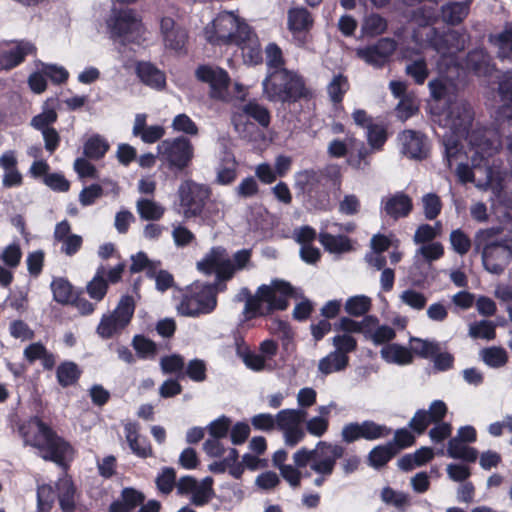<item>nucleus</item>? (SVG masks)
<instances>
[{"label":"nucleus","mask_w":512,"mask_h":512,"mask_svg":"<svg viewBox=\"0 0 512 512\" xmlns=\"http://www.w3.org/2000/svg\"><path fill=\"white\" fill-rule=\"evenodd\" d=\"M126 441L132 452L140 458L152 455V448L148 440L139 434V426L135 422H128L124 426Z\"/></svg>","instance_id":"nucleus-29"},{"label":"nucleus","mask_w":512,"mask_h":512,"mask_svg":"<svg viewBox=\"0 0 512 512\" xmlns=\"http://www.w3.org/2000/svg\"><path fill=\"white\" fill-rule=\"evenodd\" d=\"M387 26L385 18L379 14H370L363 20L361 30L365 36L374 37L384 33Z\"/></svg>","instance_id":"nucleus-51"},{"label":"nucleus","mask_w":512,"mask_h":512,"mask_svg":"<svg viewBox=\"0 0 512 512\" xmlns=\"http://www.w3.org/2000/svg\"><path fill=\"white\" fill-rule=\"evenodd\" d=\"M135 207L140 219L144 221H159L166 211L162 204L150 198H139Z\"/></svg>","instance_id":"nucleus-35"},{"label":"nucleus","mask_w":512,"mask_h":512,"mask_svg":"<svg viewBox=\"0 0 512 512\" xmlns=\"http://www.w3.org/2000/svg\"><path fill=\"white\" fill-rule=\"evenodd\" d=\"M267 72L286 70L281 49L276 44H269L265 50Z\"/></svg>","instance_id":"nucleus-59"},{"label":"nucleus","mask_w":512,"mask_h":512,"mask_svg":"<svg viewBox=\"0 0 512 512\" xmlns=\"http://www.w3.org/2000/svg\"><path fill=\"white\" fill-rule=\"evenodd\" d=\"M473 0H454L440 8L439 18L448 25H458L468 16Z\"/></svg>","instance_id":"nucleus-28"},{"label":"nucleus","mask_w":512,"mask_h":512,"mask_svg":"<svg viewBox=\"0 0 512 512\" xmlns=\"http://www.w3.org/2000/svg\"><path fill=\"white\" fill-rule=\"evenodd\" d=\"M135 310L132 296H122L114 311L102 316L97 333L103 339H109L122 331L131 321Z\"/></svg>","instance_id":"nucleus-8"},{"label":"nucleus","mask_w":512,"mask_h":512,"mask_svg":"<svg viewBox=\"0 0 512 512\" xmlns=\"http://www.w3.org/2000/svg\"><path fill=\"white\" fill-rule=\"evenodd\" d=\"M397 43L392 38H381L376 43L356 50V55L367 64L382 67L396 50Z\"/></svg>","instance_id":"nucleus-20"},{"label":"nucleus","mask_w":512,"mask_h":512,"mask_svg":"<svg viewBox=\"0 0 512 512\" xmlns=\"http://www.w3.org/2000/svg\"><path fill=\"white\" fill-rule=\"evenodd\" d=\"M381 357L388 363L407 365L413 360L411 351L399 344H387L380 351Z\"/></svg>","instance_id":"nucleus-38"},{"label":"nucleus","mask_w":512,"mask_h":512,"mask_svg":"<svg viewBox=\"0 0 512 512\" xmlns=\"http://www.w3.org/2000/svg\"><path fill=\"white\" fill-rule=\"evenodd\" d=\"M214 480L207 476L198 482L196 488L190 494V503L197 507L207 505L215 496L213 489Z\"/></svg>","instance_id":"nucleus-37"},{"label":"nucleus","mask_w":512,"mask_h":512,"mask_svg":"<svg viewBox=\"0 0 512 512\" xmlns=\"http://www.w3.org/2000/svg\"><path fill=\"white\" fill-rule=\"evenodd\" d=\"M171 237L178 248L187 247L196 241L195 234L180 223L172 225Z\"/></svg>","instance_id":"nucleus-56"},{"label":"nucleus","mask_w":512,"mask_h":512,"mask_svg":"<svg viewBox=\"0 0 512 512\" xmlns=\"http://www.w3.org/2000/svg\"><path fill=\"white\" fill-rule=\"evenodd\" d=\"M312 24L313 19L307 9L296 7L288 11V28L299 46L304 45V33L312 27Z\"/></svg>","instance_id":"nucleus-26"},{"label":"nucleus","mask_w":512,"mask_h":512,"mask_svg":"<svg viewBox=\"0 0 512 512\" xmlns=\"http://www.w3.org/2000/svg\"><path fill=\"white\" fill-rule=\"evenodd\" d=\"M391 429L385 425L378 424L371 420L363 422H349L341 429V439L344 443H354L360 439L374 441L387 437Z\"/></svg>","instance_id":"nucleus-14"},{"label":"nucleus","mask_w":512,"mask_h":512,"mask_svg":"<svg viewBox=\"0 0 512 512\" xmlns=\"http://www.w3.org/2000/svg\"><path fill=\"white\" fill-rule=\"evenodd\" d=\"M263 97L270 102L292 103L308 95L303 78L293 70L267 72L262 81Z\"/></svg>","instance_id":"nucleus-6"},{"label":"nucleus","mask_w":512,"mask_h":512,"mask_svg":"<svg viewBox=\"0 0 512 512\" xmlns=\"http://www.w3.org/2000/svg\"><path fill=\"white\" fill-rule=\"evenodd\" d=\"M428 40L437 53L442 56H451L465 49L469 36L465 31L448 30L439 33L433 28L428 35Z\"/></svg>","instance_id":"nucleus-16"},{"label":"nucleus","mask_w":512,"mask_h":512,"mask_svg":"<svg viewBox=\"0 0 512 512\" xmlns=\"http://www.w3.org/2000/svg\"><path fill=\"white\" fill-rule=\"evenodd\" d=\"M204 34L212 44H236L243 53L248 50L251 61L255 63L261 59L259 45L250 27L231 12L220 13L205 27Z\"/></svg>","instance_id":"nucleus-1"},{"label":"nucleus","mask_w":512,"mask_h":512,"mask_svg":"<svg viewBox=\"0 0 512 512\" xmlns=\"http://www.w3.org/2000/svg\"><path fill=\"white\" fill-rule=\"evenodd\" d=\"M483 361L490 367L498 368L506 364L507 353L499 347H490L481 351Z\"/></svg>","instance_id":"nucleus-61"},{"label":"nucleus","mask_w":512,"mask_h":512,"mask_svg":"<svg viewBox=\"0 0 512 512\" xmlns=\"http://www.w3.org/2000/svg\"><path fill=\"white\" fill-rule=\"evenodd\" d=\"M512 259V244L510 241H500L489 252H484L482 262L485 269L493 274H500Z\"/></svg>","instance_id":"nucleus-24"},{"label":"nucleus","mask_w":512,"mask_h":512,"mask_svg":"<svg viewBox=\"0 0 512 512\" xmlns=\"http://www.w3.org/2000/svg\"><path fill=\"white\" fill-rule=\"evenodd\" d=\"M348 365L349 356H344L334 350L319 360L318 371L322 375L327 376L344 371Z\"/></svg>","instance_id":"nucleus-36"},{"label":"nucleus","mask_w":512,"mask_h":512,"mask_svg":"<svg viewBox=\"0 0 512 512\" xmlns=\"http://www.w3.org/2000/svg\"><path fill=\"white\" fill-rule=\"evenodd\" d=\"M498 234L499 230L495 228L477 231L473 241L475 253H481V257H483L484 252H489L500 242L498 240Z\"/></svg>","instance_id":"nucleus-39"},{"label":"nucleus","mask_w":512,"mask_h":512,"mask_svg":"<svg viewBox=\"0 0 512 512\" xmlns=\"http://www.w3.org/2000/svg\"><path fill=\"white\" fill-rule=\"evenodd\" d=\"M499 95L503 102L502 114L507 118V121L512 125V73L507 72L503 74L499 86Z\"/></svg>","instance_id":"nucleus-41"},{"label":"nucleus","mask_w":512,"mask_h":512,"mask_svg":"<svg viewBox=\"0 0 512 512\" xmlns=\"http://www.w3.org/2000/svg\"><path fill=\"white\" fill-rule=\"evenodd\" d=\"M109 143L100 135L91 136L84 144V154L90 159L102 158L109 149Z\"/></svg>","instance_id":"nucleus-50"},{"label":"nucleus","mask_w":512,"mask_h":512,"mask_svg":"<svg viewBox=\"0 0 512 512\" xmlns=\"http://www.w3.org/2000/svg\"><path fill=\"white\" fill-rule=\"evenodd\" d=\"M400 301L408 307L420 311L427 303V297L414 289H406L399 295Z\"/></svg>","instance_id":"nucleus-58"},{"label":"nucleus","mask_w":512,"mask_h":512,"mask_svg":"<svg viewBox=\"0 0 512 512\" xmlns=\"http://www.w3.org/2000/svg\"><path fill=\"white\" fill-rule=\"evenodd\" d=\"M54 300L59 303H68L72 297V287L70 283L63 279H54L51 283Z\"/></svg>","instance_id":"nucleus-64"},{"label":"nucleus","mask_w":512,"mask_h":512,"mask_svg":"<svg viewBox=\"0 0 512 512\" xmlns=\"http://www.w3.org/2000/svg\"><path fill=\"white\" fill-rule=\"evenodd\" d=\"M136 73L140 80L153 89H163L166 85L165 74L150 62H139Z\"/></svg>","instance_id":"nucleus-32"},{"label":"nucleus","mask_w":512,"mask_h":512,"mask_svg":"<svg viewBox=\"0 0 512 512\" xmlns=\"http://www.w3.org/2000/svg\"><path fill=\"white\" fill-rule=\"evenodd\" d=\"M348 89V80L342 74L335 75L327 85V93L333 103H340Z\"/></svg>","instance_id":"nucleus-52"},{"label":"nucleus","mask_w":512,"mask_h":512,"mask_svg":"<svg viewBox=\"0 0 512 512\" xmlns=\"http://www.w3.org/2000/svg\"><path fill=\"white\" fill-rule=\"evenodd\" d=\"M381 500L398 511L404 512L410 506V497L407 493L396 491L391 487H384L380 494Z\"/></svg>","instance_id":"nucleus-47"},{"label":"nucleus","mask_w":512,"mask_h":512,"mask_svg":"<svg viewBox=\"0 0 512 512\" xmlns=\"http://www.w3.org/2000/svg\"><path fill=\"white\" fill-rule=\"evenodd\" d=\"M180 206L183 208V217L191 219L199 216L209 197L208 187L186 180L178 188Z\"/></svg>","instance_id":"nucleus-11"},{"label":"nucleus","mask_w":512,"mask_h":512,"mask_svg":"<svg viewBox=\"0 0 512 512\" xmlns=\"http://www.w3.org/2000/svg\"><path fill=\"white\" fill-rule=\"evenodd\" d=\"M473 113L468 103L456 100L450 103L447 111L438 119L439 125L446 131L442 135L444 160L450 168L461 153V141L472 126Z\"/></svg>","instance_id":"nucleus-2"},{"label":"nucleus","mask_w":512,"mask_h":512,"mask_svg":"<svg viewBox=\"0 0 512 512\" xmlns=\"http://www.w3.org/2000/svg\"><path fill=\"white\" fill-rule=\"evenodd\" d=\"M397 454V449L393 442H388L385 445L374 447L368 455V460L371 466L379 468L384 466L394 455Z\"/></svg>","instance_id":"nucleus-45"},{"label":"nucleus","mask_w":512,"mask_h":512,"mask_svg":"<svg viewBox=\"0 0 512 512\" xmlns=\"http://www.w3.org/2000/svg\"><path fill=\"white\" fill-rule=\"evenodd\" d=\"M411 353L421 358H431L434 354L441 350V344L435 340H425L417 337L410 338Z\"/></svg>","instance_id":"nucleus-46"},{"label":"nucleus","mask_w":512,"mask_h":512,"mask_svg":"<svg viewBox=\"0 0 512 512\" xmlns=\"http://www.w3.org/2000/svg\"><path fill=\"white\" fill-rule=\"evenodd\" d=\"M197 268L206 274L215 271L219 280H229L235 274L234 265L227 251L221 246L211 248L204 258L197 262Z\"/></svg>","instance_id":"nucleus-15"},{"label":"nucleus","mask_w":512,"mask_h":512,"mask_svg":"<svg viewBox=\"0 0 512 512\" xmlns=\"http://www.w3.org/2000/svg\"><path fill=\"white\" fill-rule=\"evenodd\" d=\"M107 26L112 37L130 40L134 33H138L141 27L140 21L136 18L133 10H113L107 20Z\"/></svg>","instance_id":"nucleus-18"},{"label":"nucleus","mask_w":512,"mask_h":512,"mask_svg":"<svg viewBox=\"0 0 512 512\" xmlns=\"http://www.w3.org/2000/svg\"><path fill=\"white\" fill-rule=\"evenodd\" d=\"M123 271L124 264L122 263L109 269L103 264L99 265L93 278L86 285V291L90 298L101 301L107 293L108 284L120 281Z\"/></svg>","instance_id":"nucleus-17"},{"label":"nucleus","mask_w":512,"mask_h":512,"mask_svg":"<svg viewBox=\"0 0 512 512\" xmlns=\"http://www.w3.org/2000/svg\"><path fill=\"white\" fill-rule=\"evenodd\" d=\"M418 108V100L413 94H411L409 96H403V98L399 100V103L396 107V113L398 118L401 120H407L417 113Z\"/></svg>","instance_id":"nucleus-62"},{"label":"nucleus","mask_w":512,"mask_h":512,"mask_svg":"<svg viewBox=\"0 0 512 512\" xmlns=\"http://www.w3.org/2000/svg\"><path fill=\"white\" fill-rule=\"evenodd\" d=\"M401 146V153L411 159L422 160L427 157L429 152L428 140L424 134L405 130L398 136Z\"/></svg>","instance_id":"nucleus-23"},{"label":"nucleus","mask_w":512,"mask_h":512,"mask_svg":"<svg viewBox=\"0 0 512 512\" xmlns=\"http://www.w3.org/2000/svg\"><path fill=\"white\" fill-rule=\"evenodd\" d=\"M199 81L209 84V97L216 101L226 102L230 98L228 73L217 66L201 65L195 71Z\"/></svg>","instance_id":"nucleus-12"},{"label":"nucleus","mask_w":512,"mask_h":512,"mask_svg":"<svg viewBox=\"0 0 512 512\" xmlns=\"http://www.w3.org/2000/svg\"><path fill=\"white\" fill-rule=\"evenodd\" d=\"M319 241L330 253H344L351 250L350 240L346 236L332 235L328 232H320Z\"/></svg>","instance_id":"nucleus-43"},{"label":"nucleus","mask_w":512,"mask_h":512,"mask_svg":"<svg viewBox=\"0 0 512 512\" xmlns=\"http://www.w3.org/2000/svg\"><path fill=\"white\" fill-rule=\"evenodd\" d=\"M424 216L428 220H434L441 212L442 202L435 193H427L422 196Z\"/></svg>","instance_id":"nucleus-57"},{"label":"nucleus","mask_w":512,"mask_h":512,"mask_svg":"<svg viewBox=\"0 0 512 512\" xmlns=\"http://www.w3.org/2000/svg\"><path fill=\"white\" fill-rule=\"evenodd\" d=\"M57 498L63 512H72L76 509L77 490L72 479L64 475L56 482Z\"/></svg>","instance_id":"nucleus-30"},{"label":"nucleus","mask_w":512,"mask_h":512,"mask_svg":"<svg viewBox=\"0 0 512 512\" xmlns=\"http://www.w3.org/2000/svg\"><path fill=\"white\" fill-rule=\"evenodd\" d=\"M463 139H466L481 157L492 155L500 146V142L495 137L494 132L485 128L475 129L471 133L468 130Z\"/></svg>","instance_id":"nucleus-25"},{"label":"nucleus","mask_w":512,"mask_h":512,"mask_svg":"<svg viewBox=\"0 0 512 512\" xmlns=\"http://www.w3.org/2000/svg\"><path fill=\"white\" fill-rule=\"evenodd\" d=\"M18 160L13 150H7L0 156V167L4 174L2 186L4 188H16L23 184V175L17 168Z\"/></svg>","instance_id":"nucleus-27"},{"label":"nucleus","mask_w":512,"mask_h":512,"mask_svg":"<svg viewBox=\"0 0 512 512\" xmlns=\"http://www.w3.org/2000/svg\"><path fill=\"white\" fill-rule=\"evenodd\" d=\"M447 413V406L441 400H434L428 410L420 409L416 411L409 421V427L418 434L424 433L430 424H438L443 420Z\"/></svg>","instance_id":"nucleus-22"},{"label":"nucleus","mask_w":512,"mask_h":512,"mask_svg":"<svg viewBox=\"0 0 512 512\" xmlns=\"http://www.w3.org/2000/svg\"><path fill=\"white\" fill-rule=\"evenodd\" d=\"M57 119L58 114L55 108L50 104L49 100H47L42 105V111L30 120V126L41 132L53 128L52 125Z\"/></svg>","instance_id":"nucleus-40"},{"label":"nucleus","mask_w":512,"mask_h":512,"mask_svg":"<svg viewBox=\"0 0 512 512\" xmlns=\"http://www.w3.org/2000/svg\"><path fill=\"white\" fill-rule=\"evenodd\" d=\"M496 325L489 320H481L469 326V336L474 339L492 340L495 338Z\"/></svg>","instance_id":"nucleus-54"},{"label":"nucleus","mask_w":512,"mask_h":512,"mask_svg":"<svg viewBox=\"0 0 512 512\" xmlns=\"http://www.w3.org/2000/svg\"><path fill=\"white\" fill-rule=\"evenodd\" d=\"M245 118L254 119L263 128H267L271 121L270 112L265 106L256 101L247 102L241 107L240 112L235 113L232 117L234 128L242 138H248L254 128V125L245 121Z\"/></svg>","instance_id":"nucleus-13"},{"label":"nucleus","mask_w":512,"mask_h":512,"mask_svg":"<svg viewBox=\"0 0 512 512\" xmlns=\"http://www.w3.org/2000/svg\"><path fill=\"white\" fill-rule=\"evenodd\" d=\"M371 307V298L363 294L349 297L344 304L345 312L353 317L366 315Z\"/></svg>","instance_id":"nucleus-44"},{"label":"nucleus","mask_w":512,"mask_h":512,"mask_svg":"<svg viewBox=\"0 0 512 512\" xmlns=\"http://www.w3.org/2000/svg\"><path fill=\"white\" fill-rule=\"evenodd\" d=\"M306 416L304 409H282L277 413V429L282 432L286 446L292 448L304 440Z\"/></svg>","instance_id":"nucleus-10"},{"label":"nucleus","mask_w":512,"mask_h":512,"mask_svg":"<svg viewBox=\"0 0 512 512\" xmlns=\"http://www.w3.org/2000/svg\"><path fill=\"white\" fill-rule=\"evenodd\" d=\"M321 180L320 170L304 169L294 174V187L299 193L311 196L317 190Z\"/></svg>","instance_id":"nucleus-31"},{"label":"nucleus","mask_w":512,"mask_h":512,"mask_svg":"<svg viewBox=\"0 0 512 512\" xmlns=\"http://www.w3.org/2000/svg\"><path fill=\"white\" fill-rule=\"evenodd\" d=\"M216 305L215 287L211 284L195 283L183 296L177 310L183 316L197 317L211 313Z\"/></svg>","instance_id":"nucleus-7"},{"label":"nucleus","mask_w":512,"mask_h":512,"mask_svg":"<svg viewBox=\"0 0 512 512\" xmlns=\"http://www.w3.org/2000/svg\"><path fill=\"white\" fill-rule=\"evenodd\" d=\"M449 241L452 249L461 256L467 254L472 246L471 239L461 229L453 230L450 233Z\"/></svg>","instance_id":"nucleus-60"},{"label":"nucleus","mask_w":512,"mask_h":512,"mask_svg":"<svg viewBox=\"0 0 512 512\" xmlns=\"http://www.w3.org/2000/svg\"><path fill=\"white\" fill-rule=\"evenodd\" d=\"M412 210V198L402 191L381 198L380 213L383 217L397 221L408 217Z\"/></svg>","instance_id":"nucleus-21"},{"label":"nucleus","mask_w":512,"mask_h":512,"mask_svg":"<svg viewBox=\"0 0 512 512\" xmlns=\"http://www.w3.org/2000/svg\"><path fill=\"white\" fill-rule=\"evenodd\" d=\"M20 433L24 443L36 448L44 460L63 465L71 454V446L37 417L23 424Z\"/></svg>","instance_id":"nucleus-3"},{"label":"nucleus","mask_w":512,"mask_h":512,"mask_svg":"<svg viewBox=\"0 0 512 512\" xmlns=\"http://www.w3.org/2000/svg\"><path fill=\"white\" fill-rule=\"evenodd\" d=\"M371 324H379L378 318L374 315H366L361 321H356L349 317H341L336 325V329L342 331L343 334L360 333L366 337Z\"/></svg>","instance_id":"nucleus-34"},{"label":"nucleus","mask_w":512,"mask_h":512,"mask_svg":"<svg viewBox=\"0 0 512 512\" xmlns=\"http://www.w3.org/2000/svg\"><path fill=\"white\" fill-rule=\"evenodd\" d=\"M447 455L454 459H461L467 462H474L478 453L475 448L465 445L464 441L453 437L448 442Z\"/></svg>","instance_id":"nucleus-42"},{"label":"nucleus","mask_w":512,"mask_h":512,"mask_svg":"<svg viewBox=\"0 0 512 512\" xmlns=\"http://www.w3.org/2000/svg\"><path fill=\"white\" fill-rule=\"evenodd\" d=\"M159 159L169 168L182 170L193 157V146L185 137L165 139L157 146Z\"/></svg>","instance_id":"nucleus-9"},{"label":"nucleus","mask_w":512,"mask_h":512,"mask_svg":"<svg viewBox=\"0 0 512 512\" xmlns=\"http://www.w3.org/2000/svg\"><path fill=\"white\" fill-rule=\"evenodd\" d=\"M246 298L244 313L252 316H265L275 310L287 309L289 297L295 296V289L283 280H272L270 284L259 286L254 295L247 288L241 290Z\"/></svg>","instance_id":"nucleus-5"},{"label":"nucleus","mask_w":512,"mask_h":512,"mask_svg":"<svg viewBox=\"0 0 512 512\" xmlns=\"http://www.w3.org/2000/svg\"><path fill=\"white\" fill-rule=\"evenodd\" d=\"M396 336L395 330L388 325L371 324L369 333H366L365 339L370 340L375 345L386 344Z\"/></svg>","instance_id":"nucleus-49"},{"label":"nucleus","mask_w":512,"mask_h":512,"mask_svg":"<svg viewBox=\"0 0 512 512\" xmlns=\"http://www.w3.org/2000/svg\"><path fill=\"white\" fill-rule=\"evenodd\" d=\"M160 493L168 495L176 487V472L171 467H164L155 480Z\"/></svg>","instance_id":"nucleus-55"},{"label":"nucleus","mask_w":512,"mask_h":512,"mask_svg":"<svg viewBox=\"0 0 512 512\" xmlns=\"http://www.w3.org/2000/svg\"><path fill=\"white\" fill-rule=\"evenodd\" d=\"M489 41L497 49L498 58L512 59V23H507L501 32L490 35Z\"/></svg>","instance_id":"nucleus-33"},{"label":"nucleus","mask_w":512,"mask_h":512,"mask_svg":"<svg viewBox=\"0 0 512 512\" xmlns=\"http://www.w3.org/2000/svg\"><path fill=\"white\" fill-rule=\"evenodd\" d=\"M405 71L417 84H423L429 75V70L424 59H417L408 63L405 67Z\"/></svg>","instance_id":"nucleus-63"},{"label":"nucleus","mask_w":512,"mask_h":512,"mask_svg":"<svg viewBox=\"0 0 512 512\" xmlns=\"http://www.w3.org/2000/svg\"><path fill=\"white\" fill-rule=\"evenodd\" d=\"M56 495L49 484L39 485L37 488V512H50Z\"/></svg>","instance_id":"nucleus-53"},{"label":"nucleus","mask_w":512,"mask_h":512,"mask_svg":"<svg viewBox=\"0 0 512 512\" xmlns=\"http://www.w3.org/2000/svg\"><path fill=\"white\" fill-rule=\"evenodd\" d=\"M56 374L59 384L63 387H67L77 382L81 371L77 364L71 361H66L58 366Z\"/></svg>","instance_id":"nucleus-48"},{"label":"nucleus","mask_w":512,"mask_h":512,"mask_svg":"<svg viewBox=\"0 0 512 512\" xmlns=\"http://www.w3.org/2000/svg\"><path fill=\"white\" fill-rule=\"evenodd\" d=\"M345 448L337 443L319 441L313 449L302 447L293 454L294 465L299 468L309 465L317 475L313 483L320 487L334 472L337 461L343 457Z\"/></svg>","instance_id":"nucleus-4"},{"label":"nucleus","mask_w":512,"mask_h":512,"mask_svg":"<svg viewBox=\"0 0 512 512\" xmlns=\"http://www.w3.org/2000/svg\"><path fill=\"white\" fill-rule=\"evenodd\" d=\"M36 53L35 45L27 40H17L0 47V70H11L29 55Z\"/></svg>","instance_id":"nucleus-19"}]
</instances>
